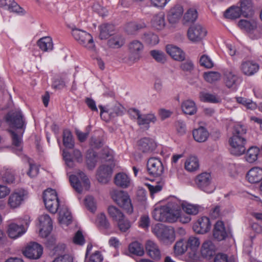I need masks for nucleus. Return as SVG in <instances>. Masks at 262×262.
Instances as JSON below:
<instances>
[{
	"label": "nucleus",
	"instance_id": "nucleus-1",
	"mask_svg": "<svg viewBox=\"0 0 262 262\" xmlns=\"http://www.w3.org/2000/svg\"><path fill=\"white\" fill-rule=\"evenodd\" d=\"M152 232L161 241L166 244H171L174 241V230L171 227L158 224L152 228Z\"/></svg>",
	"mask_w": 262,
	"mask_h": 262
},
{
	"label": "nucleus",
	"instance_id": "nucleus-2",
	"mask_svg": "<svg viewBox=\"0 0 262 262\" xmlns=\"http://www.w3.org/2000/svg\"><path fill=\"white\" fill-rule=\"evenodd\" d=\"M69 180L73 188L79 193L83 190H88L90 187V182L85 174L78 170L75 174L70 176Z\"/></svg>",
	"mask_w": 262,
	"mask_h": 262
},
{
	"label": "nucleus",
	"instance_id": "nucleus-3",
	"mask_svg": "<svg viewBox=\"0 0 262 262\" xmlns=\"http://www.w3.org/2000/svg\"><path fill=\"white\" fill-rule=\"evenodd\" d=\"M144 49V45L140 40L135 39L131 41L128 45L129 55L125 62L129 65H132L138 62L141 57Z\"/></svg>",
	"mask_w": 262,
	"mask_h": 262
},
{
	"label": "nucleus",
	"instance_id": "nucleus-4",
	"mask_svg": "<svg viewBox=\"0 0 262 262\" xmlns=\"http://www.w3.org/2000/svg\"><path fill=\"white\" fill-rule=\"evenodd\" d=\"M113 200L128 214L133 212V207L128 193L123 190H114L112 194Z\"/></svg>",
	"mask_w": 262,
	"mask_h": 262
},
{
	"label": "nucleus",
	"instance_id": "nucleus-5",
	"mask_svg": "<svg viewBox=\"0 0 262 262\" xmlns=\"http://www.w3.org/2000/svg\"><path fill=\"white\" fill-rule=\"evenodd\" d=\"M72 35L79 43L89 50H95V45L90 34L84 30L74 28L72 29Z\"/></svg>",
	"mask_w": 262,
	"mask_h": 262
},
{
	"label": "nucleus",
	"instance_id": "nucleus-6",
	"mask_svg": "<svg viewBox=\"0 0 262 262\" xmlns=\"http://www.w3.org/2000/svg\"><path fill=\"white\" fill-rule=\"evenodd\" d=\"M43 200L46 208L51 213H55L59 204L56 191L51 188L46 189L43 193Z\"/></svg>",
	"mask_w": 262,
	"mask_h": 262
},
{
	"label": "nucleus",
	"instance_id": "nucleus-7",
	"mask_svg": "<svg viewBox=\"0 0 262 262\" xmlns=\"http://www.w3.org/2000/svg\"><path fill=\"white\" fill-rule=\"evenodd\" d=\"M28 192L24 189H19L14 190L9 195L7 205L11 209L19 208L28 198Z\"/></svg>",
	"mask_w": 262,
	"mask_h": 262
},
{
	"label": "nucleus",
	"instance_id": "nucleus-8",
	"mask_svg": "<svg viewBox=\"0 0 262 262\" xmlns=\"http://www.w3.org/2000/svg\"><path fill=\"white\" fill-rule=\"evenodd\" d=\"M246 139L244 137L232 136L229 140L231 154L237 156L243 155L246 151Z\"/></svg>",
	"mask_w": 262,
	"mask_h": 262
},
{
	"label": "nucleus",
	"instance_id": "nucleus-9",
	"mask_svg": "<svg viewBox=\"0 0 262 262\" xmlns=\"http://www.w3.org/2000/svg\"><path fill=\"white\" fill-rule=\"evenodd\" d=\"M195 182L199 189L207 193H211L215 190L211 183V175L209 173L203 172L199 174L195 179Z\"/></svg>",
	"mask_w": 262,
	"mask_h": 262
},
{
	"label": "nucleus",
	"instance_id": "nucleus-10",
	"mask_svg": "<svg viewBox=\"0 0 262 262\" xmlns=\"http://www.w3.org/2000/svg\"><path fill=\"white\" fill-rule=\"evenodd\" d=\"M152 217L157 221L174 223L176 222V215H172L168 211V208L165 206L161 208H156L152 212Z\"/></svg>",
	"mask_w": 262,
	"mask_h": 262
},
{
	"label": "nucleus",
	"instance_id": "nucleus-11",
	"mask_svg": "<svg viewBox=\"0 0 262 262\" xmlns=\"http://www.w3.org/2000/svg\"><path fill=\"white\" fill-rule=\"evenodd\" d=\"M6 121L11 127L18 129L25 128V122L20 111L9 113L6 116Z\"/></svg>",
	"mask_w": 262,
	"mask_h": 262
},
{
	"label": "nucleus",
	"instance_id": "nucleus-12",
	"mask_svg": "<svg viewBox=\"0 0 262 262\" xmlns=\"http://www.w3.org/2000/svg\"><path fill=\"white\" fill-rule=\"evenodd\" d=\"M207 34V31L201 25L191 26L187 31L189 39L192 42H198L203 39Z\"/></svg>",
	"mask_w": 262,
	"mask_h": 262
},
{
	"label": "nucleus",
	"instance_id": "nucleus-13",
	"mask_svg": "<svg viewBox=\"0 0 262 262\" xmlns=\"http://www.w3.org/2000/svg\"><path fill=\"white\" fill-rule=\"evenodd\" d=\"M147 171L154 177L160 176L164 171V167L161 160L156 158H151L147 163Z\"/></svg>",
	"mask_w": 262,
	"mask_h": 262
},
{
	"label": "nucleus",
	"instance_id": "nucleus-14",
	"mask_svg": "<svg viewBox=\"0 0 262 262\" xmlns=\"http://www.w3.org/2000/svg\"><path fill=\"white\" fill-rule=\"evenodd\" d=\"M41 245L35 242L30 243L23 251L24 255L30 259H36L40 257L42 254Z\"/></svg>",
	"mask_w": 262,
	"mask_h": 262
},
{
	"label": "nucleus",
	"instance_id": "nucleus-15",
	"mask_svg": "<svg viewBox=\"0 0 262 262\" xmlns=\"http://www.w3.org/2000/svg\"><path fill=\"white\" fill-rule=\"evenodd\" d=\"M39 234L42 237H46L51 232L52 221L50 216L47 214L40 215L39 218Z\"/></svg>",
	"mask_w": 262,
	"mask_h": 262
},
{
	"label": "nucleus",
	"instance_id": "nucleus-16",
	"mask_svg": "<svg viewBox=\"0 0 262 262\" xmlns=\"http://www.w3.org/2000/svg\"><path fill=\"white\" fill-rule=\"evenodd\" d=\"M211 228L210 220L208 217L203 216L198 219L193 224V229L197 233L204 234L208 232Z\"/></svg>",
	"mask_w": 262,
	"mask_h": 262
},
{
	"label": "nucleus",
	"instance_id": "nucleus-17",
	"mask_svg": "<svg viewBox=\"0 0 262 262\" xmlns=\"http://www.w3.org/2000/svg\"><path fill=\"white\" fill-rule=\"evenodd\" d=\"M62 156L66 165L69 167L74 166L73 159H75L77 162H81L82 161L81 153L79 150L77 149L73 150L72 155L67 150L64 149L62 151Z\"/></svg>",
	"mask_w": 262,
	"mask_h": 262
},
{
	"label": "nucleus",
	"instance_id": "nucleus-18",
	"mask_svg": "<svg viewBox=\"0 0 262 262\" xmlns=\"http://www.w3.org/2000/svg\"><path fill=\"white\" fill-rule=\"evenodd\" d=\"M184 202L179 200L177 198H171L168 201L167 204L165 206L168 208V211L171 213L172 215H176V220L177 221L178 217L179 215V211L183 208Z\"/></svg>",
	"mask_w": 262,
	"mask_h": 262
},
{
	"label": "nucleus",
	"instance_id": "nucleus-19",
	"mask_svg": "<svg viewBox=\"0 0 262 262\" xmlns=\"http://www.w3.org/2000/svg\"><path fill=\"white\" fill-rule=\"evenodd\" d=\"M240 69L244 75L250 76L253 75L258 71L259 66L253 61L246 60L242 61Z\"/></svg>",
	"mask_w": 262,
	"mask_h": 262
},
{
	"label": "nucleus",
	"instance_id": "nucleus-20",
	"mask_svg": "<svg viewBox=\"0 0 262 262\" xmlns=\"http://www.w3.org/2000/svg\"><path fill=\"white\" fill-rule=\"evenodd\" d=\"M139 149L143 152L149 153L155 150L157 147V143L151 138L145 137L139 141Z\"/></svg>",
	"mask_w": 262,
	"mask_h": 262
},
{
	"label": "nucleus",
	"instance_id": "nucleus-21",
	"mask_svg": "<svg viewBox=\"0 0 262 262\" xmlns=\"http://www.w3.org/2000/svg\"><path fill=\"white\" fill-rule=\"evenodd\" d=\"M113 172L112 168L108 165H102L100 166L97 171V179L101 183H107Z\"/></svg>",
	"mask_w": 262,
	"mask_h": 262
},
{
	"label": "nucleus",
	"instance_id": "nucleus-22",
	"mask_svg": "<svg viewBox=\"0 0 262 262\" xmlns=\"http://www.w3.org/2000/svg\"><path fill=\"white\" fill-rule=\"evenodd\" d=\"M100 110V117L102 118L103 114L104 113H108L111 117L114 118L116 116H122L124 114V108L119 103L115 104L112 107L105 110L102 105H99Z\"/></svg>",
	"mask_w": 262,
	"mask_h": 262
},
{
	"label": "nucleus",
	"instance_id": "nucleus-23",
	"mask_svg": "<svg viewBox=\"0 0 262 262\" xmlns=\"http://www.w3.org/2000/svg\"><path fill=\"white\" fill-rule=\"evenodd\" d=\"M166 50L167 54L174 60L182 61L185 59V53L177 46L168 45L166 46Z\"/></svg>",
	"mask_w": 262,
	"mask_h": 262
},
{
	"label": "nucleus",
	"instance_id": "nucleus-24",
	"mask_svg": "<svg viewBox=\"0 0 262 262\" xmlns=\"http://www.w3.org/2000/svg\"><path fill=\"white\" fill-rule=\"evenodd\" d=\"M146 250L149 257L154 260H159L161 257L159 246L152 241H148L146 243Z\"/></svg>",
	"mask_w": 262,
	"mask_h": 262
},
{
	"label": "nucleus",
	"instance_id": "nucleus-25",
	"mask_svg": "<svg viewBox=\"0 0 262 262\" xmlns=\"http://www.w3.org/2000/svg\"><path fill=\"white\" fill-rule=\"evenodd\" d=\"M26 231L22 225H18L15 223H11L9 225L7 232L10 238L16 239L23 235Z\"/></svg>",
	"mask_w": 262,
	"mask_h": 262
},
{
	"label": "nucleus",
	"instance_id": "nucleus-26",
	"mask_svg": "<svg viewBox=\"0 0 262 262\" xmlns=\"http://www.w3.org/2000/svg\"><path fill=\"white\" fill-rule=\"evenodd\" d=\"M246 178L251 183H257L262 180V168L254 167L247 172Z\"/></svg>",
	"mask_w": 262,
	"mask_h": 262
},
{
	"label": "nucleus",
	"instance_id": "nucleus-27",
	"mask_svg": "<svg viewBox=\"0 0 262 262\" xmlns=\"http://www.w3.org/2000/svg\"><path fill=\"white\" fill-rule=\"evenodd\" d=\"M115 184L122 188L128 187L131 183V180L128 175L124 172L117 173L114 178Z\"/></svg>",
	"mask_w": 262,
	"mask_h": 262
},
{
	"label": "nucleus",
	"instance_id": "nucleus-28",
	"mask_svg": "<svg viewBox=\"0 0 262 262\" xmlns=\"http://www.w3.org/2000/svg\"><path fill=\"white\" fill-rule=\"evenodd\" d=\"M227 236L224 223L222 221H217L214 227L213 236L218 241L225 239Z\"/></svg>",
	"mask_w": 262,
	"mask_h": 262
},
{
	"label": "nucleus",
	"instance_id": "nucleus-29",
	"mask_svg": "<svg viewBox=\"0 0 262 262\" xmlns=\"http://www.w3.org/2000/svg\"><path fill=\"white\" fill-rule=\"evenodd\" d=\"M215 249V246L212 242L207 240L202 245L201 253L204 257L209 258L214 255Z\"/></svg>",
	"mask_w": 262,
	"mask_h": 262
},
{
	"label": "nucleus",
	"instance_id": "nucleus-30",
	"mask_svg": "<svg viewBox=\"0 0 262 262\" xmlns=\"http://www.w3.org/2000/svg\"><path fill=\"white\" fill-rule=\"evenodd\" d=\"M183 13V8L181 6H176L170 10L168 19L170 23L175 24L177 23L181 17Z\"/></svg>",
	"mask_w": 262,
	"mask_h": 262
},
{
	"label": "nucleus",
	"instance_id": "nucleus-31",
	"mask_svg": "<svg viewBox=\"0 0 262 262\" xmlns=\"http://www.w3.org/2000/svg\"><path fill=\"white\" fill-rule=\"evenodd\" d=\"M0 6L11 12L17 13H23V9L13 0H0Z\"/></svg>",
	"mask_w": 262,
	"mask_h": 262
},
{
	"label": "nucleus",
	"instance_id": "nucleus-32",
	"mask_svg": "<svg viewBox=\"0 0 262 262\" xmlns=\"http://www.w3.org/2000/svg\"><path fill=\"white\" fill-rule=\"evenodd\" d=\"M192 135L194 140L199 143L205 142L209 137L208 132L204 127L194 129Z\"/></svg>",
	"mask_w": 262,
	"mask_h": 262
},
{
	"label": "nucleus",
	"instance_id": "nucleus-33",
	"mask_svg": "<svg viewBox=\"0 0 262 262\" xmlns=\"http://www.w3.org/2000/svg\"><path fill=\"white\" fill-rule=\"evenodd\" d=\"M157 121V118L155 114L149 113L147 114L142 115L138 121V124L140 126L144 125L146 129L149 128V124L150 123H155Z\"/></svg>",
	"mask_w": 262,
	"mask_h": 262
},
{
	"label": "nucleus",
	"instance_id": "nucleus-34",
	"mask_svg": "<svg viewBox=\"0 0 262 262\" xmlns=\"http://www.w3.org/2000/svg\"><path fill=\"white\" fill-rule=\"evenodd\" d=\"M146 27L144 22H130L126 24L125 30L129 34H135L138 31Z\"/></svg>",
	"mask_w": 262,
	"mask_h": 262
},
{
	"label": "nucleus",
	"instance_id": "nucleus-35",
	"mask_svg": "<svg viewBox=\"0 0 262 262\" xmlns=\"http://www.w3.org/2000/svg\"><path fill=\"white\" fill-rule=\"evenodd\" d=\"M99 37L101 39L108 38L114 31V26L112 24H104L99 26Z\"/></svg>",
	"mask_w": 262,
	"mask_h": 262
},
{
	"label": "nucleus",
	"instance_id": "nucleus-36",
	"mask_svg": "<svg viewBox=\"0 0 262 262\" xmlns=\"http://www.w3.org/2000/svg\"><path fill=\"white\" fill-rule=\"evenodd\" d=\"M183 112L187 115H192L196 113L197 107L194 102L191 100H186L182 103Z\"/></svg>",
	"mask_w": 262,
	"mask_h": 262
},
{
	"label": "nucleus",
	"instance_id": "nucleus-37",
	"mask_svg": "<svg viewBox=\"0 0 262 262\" xmlns=\"http://www.w3.org/2000/svg\"><path fill=\"white\" fill-rule=\"evenodd\" d=\"M37 45L40 49L43 52H48L52 50L53 44L51 37L49 36L40 38L37 41Z\"/></svg>",
	"mask_w": 262,
	"mask_h": 262
},
{
	"label": "nucleus",
	"instance_id": "nucleus-38",
	"mask_svg": "<svg viewBox=\"0 0 262 262\" xmlns=\"http://www.w3.org/2000/svg\"><path fill=\"white\" fill-rule=\"evenodd\" d=\"M200 100L204 102H209L212 103H217L221 102V98L215 95L201 92L199 94Z\"/></svg>",
	"mask_w": 262,
	"mask_h": 262
},
{
	"label": "nucleus",
	"instance_id": "nucleus-39",
	"mask_svg": "<svg viewBox=\"0 0 262 262\" xmlns=\"http://www.w3.org/2000/svg\"><path fill=\"white\" fill-rule=\"evenodd\" d=\"M259 152V148L256 146H251L247 150L245 156L246 161L249 163H253L255 162L257 160Z\"/></svg>",
	"mask_w": 262,
	"mask_h": 262
},
{
	"label": "nucleus",
	"instance_id": "nucleus-40",
	"mask_svg": "<svg viewBox=\"0 0 262 262\" xmlns=\"http://www.w3.org/2000/svg\"><path fill=\"white\" fill-rule=\"evenodd\" d=\"M237 80V76L232 71H227L224 74V81L228 88H234Z\"/></svg>",
	"mask_w": 262,
	"mask_h": 262
},
{
	"label": "nucleus",
	"instance_id": "nucleus-41",
	"mask_svg": "<svg viewBox=\"0 0 262 262\" xmlns=\"http://www.w3.org/2000/svg\"><path fill=\"white\" fill-rule=\"evenodd\" d=\"M185 168L188 171H194L199 168V162L195 156H190L185 163Z\"/></svg>",
	"mask_w": 262,
	"mask_h": 262
},
{
	"label": "nucleus",
	"instance_id": "nucleus-42",
	"mask_svg": "<svg viewBox=\"0 0 262 262\" xmlns=\"http://www.w3.org/2000/svg\"><path fill=\"white\" fill-rule=\"evenodd\" d=\"M239 8L244 17H247L252 14V6L250 0H241Z\"/></svg>",
	"mask_w": 262,
	"mask_h": 262
},
{
	"label": "nucleus",
	"instance_id": "nucleus-43",
	"mask_svg": "<svg viewBox=\"0 0 262 262\" xmlns=\"http://www.w3.org/2000/svg\"><path fill=\"white\" fill-rule=\"evenodd\" d=\"M72 215L69 209L65 207L60 209L59 212V221L61 224L68 225L72 221Z\"/></svg>",
	"mask_w": 262,
	"mask_h": 262
},
{
	"label": "nucleus",
	"instance_id": "nucleus-44",
	"mask_svg": "<svg viewBox=\"0 0 262 262\" xmlns=\"http://www.w3.org/2000/svg\"><path fill=\"white\" fill-rule=\"evenodd\" d=\"M242 15L239 7L232 6L226 10L224 16L226 18L234 19L237 18Z\"/></svg>",
	"mask_w": 262,
	"mask_h": 262
},
{
	"label": "nucleus",
	"instance_id": "nucleus-45",
	"mask_svg": "<svg viewBox=\"0 0 262 262\" xmlns=\"http://www.w3.org/2000/svg\"><path fill=\"white\" fill-rule=\"evenodd\" d=\"M63 143L64 146L68 148H73L74 146V142L71 132L66 129L63 132Z\"/></svg>",
	"mask_w": 262,
	"mask_h": 262
},
{
	"label": "nucleus",
	"instance_id": "nucleus-46",
	"mask_svg": "<svg viewBox=\"0 0 262 262\" xmlns=\"http://www.w3.org/2000/svg\"><path fill=\"white\" fill-rule=\"evenodd\" d=\"M128 250L130 253L141 256L144 254L143 246L138 242H135L129 245Z\"/></svg>",
	"mask_w": 262,
	"mask_h": 262
},
{
	"label": "nucleus",
	"instance_id": "nucleus-47",
	"mask_svg": "<svg viewBox=\"0 0 262 262\" xmlns=\"http://www.w3.org/2000/svg\"><path fill=\"white\" fill-rule=\"evenodd\" d=\"M142 39L145 43L151 45H155L159 41L158 36L151 32L145 33L142 37Z\"/></svg>",
	"mask_w": 262,
	"mask_h": 262
},
{
	"label": "nucleus",
	"instance_id": "nucleus-48",
	"mask_svg": "<svg viewBox=\"0 0 262 262\" xmlns=\"http://www.w3.org/2000/svg\"><path fill=\"white\" fill-rule=\"evenodd\" d=\"M188 249L190 250L194 254L200 245L199 239L195 236H190L186 242Z\"/></svg>",
	"mask_w": 262,
	"mask_h": 262
},
{
	"label": "nucleus",
	"instance_id": "nucleus-49",
	"mask_svg": "<svg viewBox=\"0 0 262 262\" xmlns=\"http://www.w3.org/2000/svg\"><path fill=\"white\" fill-rule=\"evenodd\" d=\"M165 18L163 13H159L154 17L152 25L158 30H161L165 26Z\"/></svg>",
	"mask_w": 262,
	"mask_h": 262
},
{
	"label": "nucleus",
	"instance_id": "nucleus-50",
	"mask_svg": "<svg viewBox=\"0 0 262 262\" xmlns=\"http://www.w3.org/2000/svg\"><path fill=\"white\" fill-rule=\"evenodd\" d=\"M238 25L241 29H245L247 31L253 30L257 27L256 23L254 20L249 21L242 19L238 22Z\"/></svg>",
	"mask_w": 262,
	"mask_h": 262
},
{
	"label": "nucleus",
	"instance_id": "nucleus-51",
	"mask_svg": "<svg viewBox=\"0 0 262 262\" xmlns=\"http://www.w3.org/2000/svg\"><path fill=\"white\" fill-rule=\"evenodd\" d=\"M182 209L189 215H196L199 212L200 206L184 202Z\"/></svg>",
	"mask_w": 262,
	"mask_h": 262
},
{
	"label": "nucleus",
	"instance_id": "nucleus-52",
	"mask_svg": "<svg viewBox=\"0 0 262 262\" xmlns=\"http://www.w3.org/2000/svg\"><path fill=\"white\" fill-rule=\"evenodd\" d=\"M108 212L113 220L116 222L124 216V215L118 208L113 206L108 208Z\"/></svg>",
	"mask_w": 262,
	"mask_h": 262
},
{
	"label": "nucleus",
	"instance_id": "nucleus-53",
	"mask_svg": "<svg viewBox=\"0 0 262 262\" xmlns=\"http://www.w3.org/2000/svg\"><path fill=\"white\" fill-rule=\"evenodd\" d=\"M150 54L159 63H164L167 60L166 55L162 51L154 50L150 51Z\"/></svg>",
	"mask_w": 262,
	"mask_h": 262
},
{
	"label": "nucleus",
	"instance_id": "nucleus-54",
	"mask_svg": "<svg viewBox=\"0 0 262 262\" xmlns=\"http://www.w3.org/2000/svg\"><path fill=\"white\" fill-rule=\"evenodd\" d=\"M247 133L246 127L240 123H236L233 127L232 136L244 137Z\"/></svg>",
	"mask_w": 262,
	"mask_h": 262
},
{
	"label": "nucleus",
	"instance_id": "nucleus-55",
	"mask_svg": "<svg viewBox=\"0 0 262 262\" xmlns=\"http://www.w3.org/2000/svg\"><path fill=\"white\" fill-rule=\"evenodd\" d=\"M96 224L98 227L103 229H106L110 227V223L105 215L103 213L97 215Z\"/></svg>",
	"mask_w": 262,
	"mask_h": 262
},
{
	"label": "nucleus",
	"instance_id": "nucleus-56",
	"mask_svg": "<svg viewBox=\"0 0 262 262\" xmlns=\"http://www.w3.org/2000/svg\"><path fill=\"white\" fill-rule=\"evenodd\" d=\"M188 249L186 242H184L183 240L177 242L174 247V252L177 255H182Z\"/></svg>",
	"mask_w": 262,
	"mask_h": 262
},
{
	"label": "nucleus",
	"instance_id": "nucleus-57",
	"mask_svg": "<svg viewBox=\"0 0 262 262\" xmlns=\"http://www.w3.org/2000/svg\"><path fill=\"white\" fill-rule=\"evenodd\" d=\"M24 130L21 132L19 134H17L14 131L12 130H10L9 132L11 134L12 142L13 144L19 148V150L21 149V145L22 143V137L24 133Z\"/></svg>",
	"mask_w": 262,
	"mask_h": 262
},
{
	"label": "nucleus",
	"instance_id": "nucleus-58",
	"mask_svg": "<svg viewBox=\"0 0 262 262\" xmlns=\"http://www.w3.org/2000/svg\"><path fill=\"white\" fill-rule=\"evenodd\" d=\"M198 18V12L196 9L190 8L187 10L184 16V20L185 22H193Z\"/></svg>",
	"mask_w": 262,
	"mask_h": 262
},
{
	"label": "nucleus",
	"instance_id": "nucleus-59",
	"mask_svg": "<svg viewBox=\"0 0 262 262\" xmlns=\"http://www.w3.org/2000/svg\"><path fill=\"white\" fill-rule=\"evenodd\" d=\"M204 78L206 81L213 83L219 80L221 78V75L217 72H209L204 74Z\"/></svg>",
	"mask_w": 262,
	"mask_h": 262
},
{
	"label": "nucleus",
	"instance_id": "nucleus-60",
	"mask_svg": "<svg viewBox=\"0 0 262 262\" xmlns=\"http://www.w3.org/2000/svg\"><path fill=\"white\" fill-rule=\"evenodd\" d=\"M183 61L180 66V69L185 72L191 73L194 69V64L192 61L187 59Z\"/></svg>",
	"mask_w": 262,
	"mask_h": 262
},
{
	"label": "nucleus",
	"instance_id": "nucleus-61",
	"mask_svg": "<svg viewBox=\"0 0 262 262\" xmlns=\"http://www.w3.org/2000/svg\"><path fill=\"white\" fill-rule=\"evenodd\" d=\"M66 81L63 77H57L54 79L52 87L55 90H61L66 86Z\"/></svg>",
	"mask_w": 262,
	"mask_h": 262
},
{
	"label": "nucleus",
	"instance_id": "nucleus-62",
	"mask_svg": "<svg viewBox=\"0 0 262 262\" xmlns=\"http://www.w3.org/2000/svg\"><path fill=\"white\" fill-rule=\"evenodd\" d=\"M117 222L119 229L122 232L126 231L130 227V223L125 216Z\"/></svg>",
	"mask_w": 262,
	"mask_h": 262
},
{
	"label": "nucleus",
	"instance_id": "nucleus-63",
	"mask_svg": "<svg viewBox=\"0 0 262 262\" xmlns=\"http://www.w3.org/2000/svg\"><path fill=\"white\" fill-rule=\"evenodd\" d=\"M236 100L239 103L246 106L248 108L253 110L256 107V103L250 99L239 97L236 98Z\"/></svg>",
	"mask_w": 262,
	"mask_h": 262
},
{
	"label": "nucleus",
	"instance_id": "nucleus-64",
	"mask_svg": "<svg viewBox=\"0 0 262 262\" xmlns=\"http://www.w3.org/2000/svg\"><path fill=\"white\" fill-rule=\"evenodd\" d=\"M150 223V221L149 216L147 214H144L140 217L138 224L140 227L147 230L149 226Z\"/></svg>",
	"mask_w": 262,
	"mask_h": 262
}]
</instances>
